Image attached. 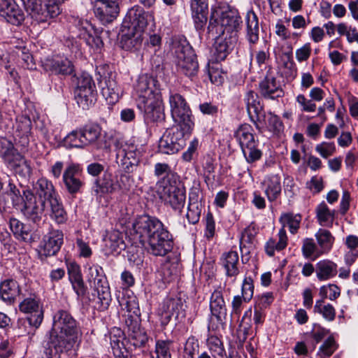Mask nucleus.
<instances>
[{
  "label": "nucleus",
  "mask_w": 358,
  "mask_h": 358,
  "mask_svg": "<svg viewBox=\"0 0 358 358\" xmlns=\"http://www.w3.org/2000/svg\"><path fill=\"white\" fill-rule=\"evenodd\" d=\"M49 339L72 349L78 341V328L70 313L59 310L53 317Z\"/></svg>",
  "instance_id": "obj_1"
},
{
  "label": "nucleus",
  "mask_w": 358,
  "mask_h": 358,
  "mask_svg": "<svg viewBox=\"0 0 358 358\" xmlns=\"http://www.w3.org/2000/svg\"><path fill=\"white\" fill-rule=\"evenodd\" d=\"M87 281L92 289V298H89V301L100 311L107 310L112 298L102 267L97 264L90 266L88 269Z\"/></svg>",
  "instance_id": "obj_2"
},
{
  "label": "nucleus",
  "mask_w": 358,
  "mask_h": 358,
  "mask_svg": "<svg viewBox=\"0 0 358 358\" xmlns=\"http://www.w3.org/2000/svg\"><path fill=\"white\" fill-rule=\"evenodd\" d=\"M157 185L158 194L164 203L181 213L185 204L186 192L180 180L170 176L166 178H162Z\"/></svg>",
  "instance_id": "obj_3"
},
{
  "label": "nucleus",
  "mask_w": 358,
  "mask_h": 358,
  "mask_svg": "<svg viewBox=\"0 0 358 358\" xmlns=\"http://www.w3.org/2000/svg\"><path fill=\"white\" fill-rule=\"evenodd\" d=\"M234 136L248 163H253L261 159L262 152L259 149V140L256 138L251 125L249 124L240 125L235 131Z\"/></svg>",
  "instance_id": "obj_4"
},
{
  "label": "nucleus",
  "mask_w": 358,
  "mask_h": 358,
  "mask_svg": "<svg viewBox=\"0 0 358 358\" xmlns=\"http://www.w3.org/2000/svg\"><path fill=\"white\" fill-rule=\"evenodd\" d=\"M178 71L189 78L194 77L199 71V64L194 50L186 40L174 46Z\"/></svg>",
  "instance_id": "obj_5"
},
{
  "label": "nucleus",
  "mask_w": 358,
  "mask_h": 358,
  "mask_svg": "<svg viewBox=\"0 0 358 358\" xmlns=\"http://www.w3.org/2000/svg\"><path fill=\"white\" fill-rule=\"evenodd\" d=\"M22 3L27 13L37 23L48 22L60 13L56 0H25Z\"/></svg>",
  "instance_id": "obj_6"
},
{
  "label": "nucleus",
  "mask_w": 358,
  "mask_h": 358,
  "mask_svg": "<svg viewBox=\"0 0 358 358\" xmlns=\"http://www.w3.org/2000/svg\"><path fill=\"white\" fill-rule=\"evenodd\" d=\"M169 102L173 121L185 131H191L194 124L185 99L178 93L171 92Z\"/></svg>",
  "instance_id": "obj_7"
},
{
  "label": "nucleus",
  "mask_w": 358,
  "mask_h": 358,
  "mask_svg": "<svg viewBox=\"0 0 358 358\" xmlns=\"http://www.w3.org/2000/svg\"><path fill=\"white\" fill-rule=\"evenodd\" d=\"M164 227V224L155 217L148 215L139 216L133 223L134 238L145 246V242Z\"/></svg>",
  "instance_id": "obj_8"
},
{
  "label": "nucleus",
  "mask_w": 358,
  "mask_h": 358,
  "mask_svg": "<svg viewBox=\"0 0 358 358\" xmlns=\"http://www.w3.org/2000/svg\"><path fill=\"white\" fill-rule=\"evenodd\" d=\"M185 131L180 127L168 129L159 141V151L163 154L173 155L178 152L186 145L184 137Z\"/></svg>",
  "instance_id": "obj_9"
},
{
  "label": "nucleus",
  "mask_w": 358,
  "mask_h": 358,
  "mask_svg": "<svg viewBox=\"0 0 358 358\" xmlns=\"http://www.w3.org/2000/svg\"><path fill=\"white\" fill-rule=\"evenodd\" d=\"M145 245H147L145 248L150 254L157 257H164L173 249V236L164 226L146 241Z\"/></svg>",
  "instance_id": "obj_10"
},
{
  "label": "nucleus",
  "mask_w": 358,
  "mask_h": 358,
  "mask_svg": "<svg viewBox=\"0 0 358 358\" xmlns=\"http://www.w3.org/2000/svg\"><path fill=\"white\" fill-rule=\"evenodd\" d=\"M141 152L134 143L122 144L117 148L116 161L126 173H132L140 162Z\"/></svg>",
  "instance_id": "obj_11"
},
{
  "label": "nucleus",
  "mask_w": 358,
  "mask_h": 358,
  "mask_svg": "<svg viewBox=\"0 0 358 358\" xmlns=\"http://www.w3.org/2000/svg\"><path fill=\"white\" fill-rule=\"evenodd\" d=\"M25 196L24 203L20 208L22 214L34 223L41 222L44 214L45 203V201L37 200L34 194L29 189L22 190Z\"/></svg>",
  "instance_id": "obj_12"
},
{
  "label": "nucleus",
  "mask_w": 358,
  "mask_h": 358,
  "mask_svg": "<svg viewBox=\"0 0 358 358\" xmlns=\"http://www.w3.org/2000/svg\"><path fill=\"white\" fill-rule=\"evenodd\" d=\"M135 92L137 95L136 102L141 99H148L162 96L160 85L154 76L148 73L139 76L135 85Z\"/></svg>",
  "instance_id": "obj_13"
},
{
  "label": "nucleus",
  "mask_w": 358,
  "mask_h": 358,
  "mask_svg": "<svg viewBox=\"0 0 358 358\" xmlns=\"http://www.w3.org/2000/svg\"><path fill=\"white\" fill-rule=\"evenodd\" d=\"M136 103L138 108L143 112L144 120L147 124L164 120L162 96L146 100L143 98Z\"/></svg>",
  "instance_id": "obj_14"
},
{
  "label": "nucleus",
  "mask_w": 358,
  "mask_h": 358,
  "mask_svg": "<svg viewBox=\"0 0 358 358\" xmlns=\"http://www.w3.org/2000/svg\"><path fill=\"white\" fill-rule=\"evenodd\" d=\"M21 312L29 314L26 318L29 326L38 329L43 320V311L39 305V299L35 296L25 298L19 305Z\"/></svg>",
  "instance_id": "obj_15"
},
{
  "label": "nucleus",
  "mask_w": 358,
  "mask_h": 358,
  "mask_svg": "<svg viewBox=\"0 0 358 358\" xmlns=\"http://www.w3.org/2000/svg\"><path fill=\"white\" fill-rule=\"evenodd\" d=\"M116 73L111 70L101 73L99 84L102 95L110 103H115L121 95L122 90L116 80Z\"/></svg>",
  "instance_id": "obj_16"
},
{
  "label": "nucleus",
  "mask_w": 358,
  "mask_h": 358,
  "mask_svg": "<svg viewBox=\"0 0 358 358\" xmlns=\"http://www.w3.org/2000/svg\"><path fill=\"white\" fill-rule=\"evenodd\" d=\"M81 172L79 165L71 164L64 171L62 181L65 189L72 196L80 193L84 187V181L79 177Z\"/></svg>",
  "instance_id": "obj_17"
},
{
  "label": "nucleus",
  "mask_w": 358,
  "mask_h": 358,
  "mask_svg": "<svg viewBox=\"0 0 358 358\" xmlns=\"http://www.w3.org/2000/svg\"><path fill=\"white\" fill-rule=\"evenodd\" d=\"M119 0H96L94 6L95 16L103 24L113 22L119 13Z\"/></svg>",
  "instance_id": "obj_18"
},
{
  "label": "nucleus",
  "mask_w": 358,
  "mask_h": 358,
  "mask_svg": "<svg viewBox=\"0 0 358 358\" xmlns=\"http://www.w3.org/2000/svg\"><path fill=\"white\" fill-rule=\"evenodd\" d=\"M238 41V35L226 34L215 40L213 57L215 62L224 60L234 50Z\"/></svg>",
  "instance_id": "obj_19"
},
{
  "label": "nucleus",
  "mask_w": 358,
  "mask_h": 358,
  "mask_svg": "<svg viewBox=\"0 0 358 358\" xmlns=\"http://www.w3.org/2000/svg\"><path fill=\"white\" fill-rule=\"evenodd\" d=\"M151 16L139 6L130 8L123 22V26L131 30L143 31L147 27L148 17Z\"/></svg>",
  "instance_id": "obj_20"
},
{
  "label": "nucleus",
  "mask_w": 358,
  "mask_h": 358,
  "mask_svg": "<svg viewBox=\"0 0 358 358\" xmlns=\"http://www.w3.org/2000/svg\"><path fill=\"white\" fill-rule=\"evenodd\" d=\"M185 301L180 297H167L161 307V315L166 322H169L173 316L176 320L185 317Z\"/></svg>",
  "instance_id": "obj_21"
},
{
  "label": "nucleus",
  "mask_w": 358,
  "mask_h": 358,
  "mask_svg": "<svg viewBox=\"0 0 358 358\" xmlns=\"http://www.w3.org/2000/svg\"><path fill=\"white\" fill-rule=\"evenodd\" d=\"M67 272L72 288L77 295V299L83 301L87 291V287L83 279L80 266L76 262H69L67 264Z\"/></svg>",
  "instance_id": "obj_22"
},
{
  "label": "nucleus",
  "mask_w": 358,
  "mask_h": 358,
  "mask_svg": "<svg viewBox=\"0 0 358 358\" xmlns=\"http://www.w3.org/2000/svg\"><path fill=\"white\" fill-rule=\"evenodd\" d=\"M259 92L266 99L274 100L284 95V92L280 85L277 82L275 77L268 73L259 82Z\"/></svg>",
  "instance_id": "obj_23"
},
{
  "label": "nucleus",
  "mask_w": 358,
  "mask_h": 358,
  "mask_svg": "<svg viewBox=\"0 0 358 358\" xmlns=\"http://www.w3.org/2000/svg\"><path fill=\"white\" fill-rule=\"evenodd\" d=\"M64 242V234L62 231L52 230L43 237L41 255L45 257L55 255L61 248Z\"/></svg>",
  "instance_id": "obj_24"
},
{
  "label": "nucleus",
  "mask_w": 358,
  "mask_h": 358,
  "mask_svg": "<svg viewBox=\"0 0 358 358\" xmlns=\"http://www.w3.org/2000/svg\"><path fill=\"white\" fill-rule=\"evenodd\" d=\"M247 112L250 120L255 124L256 128L259 129V124L262 116L263 106H262L258 94L252 91H248L244 97Z\"/></svg>",
  "instance_id": "obj_25"
},
{
  "label": "nucleus",
  "mask_w": 358,
  "mask_h": 358,
  "mask_svg": "<svg viewBox=\"0 0 358 358\" xmlns=\"http://www.w3.org/2000/svg\"><path fill=\"white\" fill-rule=\"evenodd\" d=\"M117 185L110 173L105 172L101 178L94 180L92 192L96 199H101L105 194H112L117 191Z\"/></svg>",
  "instance_id": "obj_26"
},
{
  "label": "nucleus",
  "mask_w": 358,
  "mask_h": 358,
  "mask_svg": "<svg viewBox=\"0 0 358 358\" xmlns=\"http://www.w3.org/2000/svg\"><path fill=\"white\" fill-rule=\"evenodd\" d=\"M222 26L229 34L238 35L242 27V20L236 10H228L222 12L220 17Z\"/></svg>",
  "instance_id": "obj_27"
},
{
  "label": "nucleus",
  "mask_w": 358,
  "mask_h": 358,
  "mask_svg": "<svg viewBox=\"0 0 358 358\" xmlns=\"http://www.w3.org/2000/svg\"><path fill=\"white\" fill-rule=\"evenodd\" d=\"M34 188L38 199L45 201V203H50L59 197L52 182L45 178H39Z\"/></svg>",
  "instance_id": "obj_28"
},
{
  "label": "nucleus",
  "mask_w": 358,
  "mask_h": 358,
  "mask_svg": "<svg viewBox=\"0 0 358 358\" xmlns=\"http://www.w3.org/2000/svg\"><path fill=\"white\" fill-rule=\"evenodd\" d=\"M103 241L105 248L108 254L117 255L126 248L124 235L119 231L114 230L108 232Z\"/></svg>",
  "instance_id": "obj_29"
},
{
  "label": "nucleus",
  "mask_w": 358,
  "mask_h": 358,
  "mask_svg": "<svg viewBox=\"0 0 358 358\" xmlns=\"http://www.w3.org/2000/svg\"><path fill=\"white\" fill-rule=\"evenodd\" d=\"M45 69L53 74L62 76L71 75L74 71L72 62L66 58L48 60L45 64Z\"/></svg>",
  "instance_id": "obj_30"
},
{
  "label": "nucleus",
  "mask_w": 358,
  "mask_h": 358,
  "mask_svg": "<svg viewBox=\"0 0 358 358\" xmlns=\"http://www.w3.org/2000/svg\"><path fill=\"white\" fill-rule=\"evenodd\" d=\"M20 292L18 282L13 278H7L0 283V297L8 303H13Z\"/></svg>",
  "instance_id": "obj_31"
},
{
  "label": "nucleus",
  "mask_w": 358,
  "mask_h": 358,
  "mask_svg": "<svg viewBox=\"0 0 358 358\" xmlns=\"http://www.w3.org/2000/svg\"><path fill=\"white\" fill-rule=\"evenodd\" d=\"M246 38L250 44H256L259 38V24L257 14L250 10L245 15Z\"/></svg>",
  "instance_id": "obj_32"
},
{
  "label": "nucleus",
  "mask_w": 358,
  "mask_h": 358,
  "mask_svg": "<svg viewBox=\"0 0 358 358\" xmlns=\"http://www.w3.org/2000/svg\"><path fill=\"white\" fill-rule=\"evenodd\" d=\"M210 310L211 314L218 321H222L227 315V306L221 289H215L210 299Z\"/></svg>",
  "instance_id": "obj_33"
},
{
  "label": "nucleus",
  "mask_w": 358,
  "mask_h": 358,
  "mask_svg": "<svg viewBox=\"0 0 358 358\" xmlns=\"http://www.w3.org/2000/svg\"><path fill=\"white\" fill-rule=\"evenodd\" d=\"M6 164L16 175L20 177L27 178L30 176L31 173V168L29 163L20 153L15 155V157Z\"/></svg>",
  "instance_id": "obj_34"
},
{
  "label": "nucleus",
  "mask_w": 358,
  "mask_h": 358,
  "mask_svg": "<svg viewBox=\"0 0 358 358\" xmlns=\"http://www.w3.org/2000/svg\"><path fill=\"white\" fill-rule=\"evenodd\" d=\"M85 147L94 144L101 136V128L96 123H90L80 128Z\"/></svg>",
  "instance_id": "obj_35"
},
{
  "label": "nucleus",
  "mask_w": 358,
  "mask_h": 358,
  "mask_svg": "<svg viewBox=\"0 0 358 358\" xmlns=\"http://www.w3.org/2000/svg\"><path fill=\"white\" fill-rule=\"evenodd\" d=\"M238 259V255L236 251H229L222 254L221 262L227 276L236 277L239 273Z\"/></svg>",
  "instance_id": "obj_36"
},
{
  "label": "nucleus",
  "mask_w": 358,
  "mask_h": 358,
  "mask_svg": "<svg viewBox=\"0 0 358 358\" xmlns=\"http://www.w3.org/2000/svg\"><path fill=\"white\" fill-rule=\"evenodd\" d=\"M315 272L320 280H327L336 275L337 265L330 260H322L317 263Z\"/></svg>",
  "instance_id": "obj_37"
},
{
  "label": "nucleus",
  "mask_w": 358,
  "mask_h": 358,
  "mask_svg": "<svg viewBox=\"0 0 358 358\" xmlns=\"http://www.w3.org/2000/svg\"><path fill=\"white\" fill-rule=\"evenodd\" d=\"M131 34H124L121 38L122 47L127 50H138L143 40V31L131 30Z\"/></svg>",
  "instance_id": "obj_38"
},
{
  "label": "nucleus",
  "mask_w": 358,
  "mask_h": 358,
  "mask_svg": "<svg viewBox=\"0 0 358 358\" xmlns=\"http://www.w3.org/2000/svg\"><path fill=\"white\" fill-rule=\"evenodd\" d=\"M316 217L320 225L331 227L335 219V210H331L323 201L315 209Z\"/></svg>",
  "instance_id": "obj_39"
},
{
  "label": "nucleus",
  "mask_w": 358,
  "mask_h": 358,
  "mask_svg": "<svg viewBox=\"0 0 358 358\" xmlns=\"http://www.w3.org/2000/svg\"><path fill=\"white\" fill-rule=\"evenodd\" d=\"M50 207V216L57 224L65 223L68 220V215L65 210L62 202L58 197L49 203Z\"/></svg>",
  "instance_id": "obj_40"
},
{
  "label": "nucleus",
  "mask_w": 358,
  "mask_h": 358,
  "mask_svg": "<svg viewBox=\"0 0 358 358\" xmlns=\"http://www.w3.org/2000/svg\"><path fill=\"white\" fill-rule=\"evenodd\" d=\"M96 90H75V99L79 107L84 110L90 108L96 100Z\"/></svg>",
  "instance_id": "obj_41"
},
{
  "label": "nucleus",
  "mask_w": 358,
  "mask_h": 358,
  "mask_svg": "<svg viewBox=\"0 0 358 358\" xmlns=\"http://www.w3.org/2000/svg\"><path fill=\"white\" fill-rule=\"evenodd\" d=\"M279 240L276 243L275 240L270 239L265 245L266 252L270 257L274 255L275 250L280 251L285 249L287 245V236L286 231L280 229L278 232Z\"/></svg>",
  "instance_id": "obj_42"
},
{
  "label": "nucleus",
  "mask_w": 358,
  "mask_h": 358,
  "mask_svg": "<svg viewBox=\"0 0 358 358\" xmlns=\"http://www.w3.org/2000/svg\"><path fill=\"white\" fill-rule=\"evenodd\" d=\"M315 238L320 248L321 253L328 252L331 249L335 240L331 233L324 229H320L315 234Z\"/></svg>",
  "instance_id": "obj_43"
},
{
  "label": "nucleus",
  "mask_w": 358,
  "mask_h": 358,
  "mask_svg": "<svg viewBox=\"0 0 358 358\" xmlns=\"http://www.w3.org/2000/svg\"><path fill=\"white\" fill-rule=\"evenodd\" d=\"M71 350V348H67L66 346L49 339L46 345L44 347V351L41 358H60L62 353Z\"/></svg>",
  "instance_id": "obj_44"
},
{
  "label": "nucleus",
  "mask_w": 358,
  "mask_h": 358,
  "mask_svg": "<svg viewBox=\"0 0 358 358\" xmlns=\"http://www.w3.org/2000/svg\"><path fill=\"white\" fill-rule=\"evenodd\" d=\"M13 129L17 136L27 137L31 129V121L29 117L26 115L17 116Z\"/></svg>",
  "instance_id": "obj_45"
},
{
  "label": "nucleus",
  "mask_w": 358,
  "mask_h": 358,
  "mask_svg": "<svg viewBox=\"0 0 358 358\" xmlns=\"http://www.w3.org/2000/svg\"><path fill=\"white\" fill-rule=\"evenodd\" d=\"M301 221V216L299 214L291 213H285L280 217V222L282 227L281 229L287 227L291 234H294L298 231Z\"/></svg>",
  "instance_id": "obj_46"
},
{
  "label": "nucleus",
  "mask_w": 358,
  "mask_h": 358,
  "mask_svg": "<svg viewBox=\"0 0 358 358\" xmlns=\"http://www.w3.org/2000/svg\"><path fill=\"white\" fill-rule=\"evenodd\" d=\"M19 153L11 141L0 137V157L3 159L5 164L8 163L15 157V155Z\"/></svg>",
  "instance_id": "obj_47"
},
{
  "label": "nucleus",
  "mask_w": 358,
  "mask_h": 358,
  "mask_svg": "<svg viewBox=\"0 0 358 358\" xmlns=\"http://www.w3.org/2000/svg\"><path fill=\"white\" fill-rule=\"evenodd\" d=\"M88 25V22L87 21L78 20V26H80L79 29H82L83 32L80 34L85 41V43L90 47L96 49H101L103 45V43L102 39L99 36H92L87 31V27L85 26Z\"/></svg>",
  "instance_id": "obj_48"
},
{
  "label": "nucleus",
  "mask_w": 358,
  "mask_h": 358,
  "mask_svg": "<svg viewBox=\"0 0 358 358\" xmlns=\"http://www.w3.org/2000/svg\"><path fill=\"white\" fill-rule=\"evenodd\" d=\"M207 34L209 38H212L214 40L221 36L227 34L224 26H222L220 18H215L213 13L211 14L209 20V24L207 27Z\"/></svg>",
  "instance_id": "obj_49"
},
{
  "label": "nucleus",
  "mask_w": 358,
  "mask_h": 358,
  "mask_svg": "<svg viewBox=\"0 0 358 358\" xmlns=\"http://www.w3.org/2000/svg\"><path fill=\"white\" fill-rule=\"evenodd\" d=\"M281 193L280 179L277 176H271L266 185L265 194L270 201L277 199Z\"/></svg>",
  "instance_id": "obj_50"
},
{
  "label": "nucleus",
  "mask_w": 358,
  "mask_h": 358,
  "mask_svg": "<svg viewBox=\"0 0 358 358\" xmlns=\"http://www.w3.org/2000/svg\"><path fill=\"white\" fill-rule=\"evenodd\" d=\"M117 332V334H110V343L113 353L115 358H128L127 355H124L122 350L124 348L122 333L118 329Z\"/></svg>",
  "instance_id": "obj_51"
},
{
  "label": "nucleus",
  "mask_w": 358,
  "mask_h": 358,
  "mask_svg": "<svg viewBox=\"0 0 358 358\" xmlns=\"http://www.w3.org/2000/svg\"><path fill=\"white\" fill-rule=\"evenodd\" d=\"M3 19L8 23L17 26L24 20V13L15 2H11V6L8 10V16H4Z\"/></svg>",
  "instance_id": "obj_52"
},
{
  "label": "nucleus",
  "mask_w": 358,
  "mask_h": 358,
  "mask_svg": "<svg viewBox=\"0 0 358 358\" xmlns=\"http://www.w3.org/2000/svg\"><path fill=\"white\" fill-rule=\"evenodd\" d=\"M148 340L146 333L140 328L134 327L129 333L128 342L135 348H141L145 345Z\"/></svg>",
  "instance_id": "obj_53"
},
{
  "label": "nucleus",
  "mask_w": 358,
  "mask_h": 358,
  "mask_svg": "<svg viewBox=\"0 0 358 358\" xmlns=\"http://www.w3.org/2000/svg\"><path fill=\"white\" fill-rule=\"evenodd\" d=\"M173 341L170 339H158L155 343V352L156 358H171V347Z\"/></svg>",
  "instance_id": "obj_54"
},
{
  "label": "nucleus",
  "mask_w": 358,
  "mask_h": 358,
  "mask_svg": "<svg viewBox=\"0 0 358 358\" xmlns=\"http://www.w3.org/2000/svg\"><path fill=\"white\" fill-rule=\"evenodd\" d=\"M80 128L70 132L64 139V143L69 148H84L85 145L83 142V138Z\"/></svg>",
  "instance_id": "obj_55"
},
{
  "label": "nucleus",
  "mask_w": 358,
  "mask_h": 358,
  "mask_svg": "<svg viewBox=\"0 0 358 358\" xmlns=\"http://www.w3.org/2000/svg\"><path fill=\"white\" fill-rule=\"evenodd\" d=\"M199 343L194 336H190L185 342L184 347V357L186 358H195V355L199 354Z\"/></svg>",
  "instance_id": "obj_56"
},
{
  "label": "nucleus",
  "mask_w": 358,
  "mask_h": 358,
  "mask_svg": "<svg viewBox=\"0 0 358 358\" xmlns=\"http://www.w3.org/2000/svg\"><path fill=\"white\" fill-rule=\"evenodd\" d=\"M302 253L305 258L308 259L312 256L318 257L321 252L317 251V245L313 238H306L303 241Z\"/></svg>",
  "instance_id": "obj_57"
},
{
  "label": "nucleus",
  "mask_w": 358,
  "mask_h": 358,
  "mask_svg": "<svg viewBox=\"0 0 358 358\" xmlns=\"http://www.w3.org/2000/svg\"><path fill=\"white\" fill-rule=\"evenodd\" d=\"M202 206L201 203H189L186 217L192 224H196L200 218Z\"/></svg>",
  "instance_id": "obj_58"
},
{
  "label": "nucleus",
  "mask_w": 358,
  "mask_h": 358,
  "mask_svg": "<svg viewBox=\"0 0 358 358\" xmlns=\"http://www.w3.org/2000/svg\"><path fill=\"white\" fill-rule=\"evenodd\" d=\"M95 90V84L92 78L87 73H83L78 78L76 90Z\"/></svg>",
  "instance_id": "obj_59"
},
{
  "label": "nucleus",
  "mask_w": 358,
  "mask_h": 358,
  "mask_svg": "<svg viewBox=\"0 0 358 358\" xmlns=\"http://www.w3.org/2000/svg\"><path fill=\"white\" fill-rule=\"evenodd\" d=\"M336 350L335 341L333 338L329 337L320 347L317 356L320 358L330 357Z\"/></svg>",
  "instance_id": "obj_60"
},
{
  "label": "nucleus",
  "mask_w": 358,
  "mask_h": 358,
  "mask_svg": "<svg viewBox=\"0 0 358 358\" xmlns=\"http://www.w3.org/2000/svg\"><path fill=\"white\" fill-rule=\"evenodd\" d=\"M209 350L217 355L222 357L225 352L223 343L221 340L215 336H210L207 340Z\"/></svg>",
  "instance_id": "obj_61"
},
{
  "label": "nucleus",
  "mask_w": 358,
  "mask_h": 358,
  "mask_svg": "<svg viewBox=\"0 0 358 358\" xmlns=\"http://www.w3.org/2000/svg\"><path fill=\"white\" fill-rule=\"evenodd\" d=\"M120 305L123 309H125L128 313L138 315L140 312L138 308V303L135 296L132 297H123L120 301Z\"/></svg>",
  "instance_id": "obj_62"
},
{
  "label": "nucleus",
  "mask_w": 358,
  "mask_h": 358,
  "mask_svg": "<svg viewBox=\"0 0 358 358\" xmlns=\"http://www.w3.org/2000/svg\"><path fill=\"white\" fill-rule=\"evenodd\" d=\"M177 266L174 264L166 263L161 269V275L164 282H169L177 275Z\"/></svg>",
  "instance_id": "obj_63"
},
{
  "label": "nucleus",
  "mask_w": 358,
  "mask_h": 358,
  "mask_svg": "<svg viewBox=\"0 0 358 358\" xmlns=\"http://www.w3.org/2000/svg\"><path fill=\"white\" fill-rule=\"evenodd\" d=\"M207 10H199L198 12L192 11V18L195 28L197 31H203L204 27L207 22Z\"/></svg>",
  "instance_id": "obj_64"
}]
</instances>
